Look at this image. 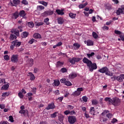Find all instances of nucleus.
Masks as SVG:
<instances>
[{
  "instance_id": "obj_64",
  "label": "nucleus",
  "mask_w": 124,
  "mask_h": 124,
  "mask_svg": "<svg viewBox=\"0 0 124 124\" xmlns=\"http://www.w3.org/2000/svg\"><path fill=\"white\" fill-rule=\"evenodd\" d=\"M70 115H76V112L74 110H72L71 111H70Z\"/></svg>"
},
{
  "instance_id": "obj_1",
  "label": "nucleus",
  "mask_w": 124,
  "mask_h": 124,
  "mask_svg": "<svg viewBox=\"0 0 124 124\" xmlns=\"http://www.w3.org/2000/svg\"><path fill=\"white\" fill-rule=\"evenodd\" d=\"M82 62L84 63H86L90 72H93V70H95L97 68V65H96V63H93V62L86 57L83 58Z\"/></svg>"
},
{
  "instance_id": "obj_30",
  "label": "nucleus",
  "mask_w": 124,
  "mask_h": 124,
  "mask_svg": "<svg viewBox=\"0 0 124 124\" xmlns=\"http://www.w3.org/2000/svg\"><path fill=\"white\" fill-rule=\"evenodd\" d=\"M60 84H61L60 80H54V84L56 87H59V86H60Z\"/></svg>"
},
{
  "instance_id": "obj_41",
  "label": "nucleus",
  "mask_w": 124,
  "mask_h": 124,
  "mask_svg": "<svg viewBox=\"0 0 124 124\" xmlns=\"http://www.w3.org/2000/svg\"><path fill=\"white\" fill-rule=\"evenodd\" d=\"M87 56L88 58V59H90V58H91V57H93V56H94V52H92L91 53H87Z\"/></svg>"
},
{
  "instance_id": "obj_54",
  "label": "nucleus",
  "mask_w": 124,
  "mask_h": 124,
  "mask_svg": "<svg viewBox=\"0 0 124 124\" xmlns=\"http://www.w3.org/2000/svg\"><path fill=\"white\" fill-rule=\"evenodd\" d=\"M82 100L84 102H87L88 101V97H87V96H83L82 97Z\"/></svg>"
},
{
  "instance_id": "obj_18",
  "label": "nucleus",
  "mask_w": 124,
  "mask_h": 124,
  "mask_svg": "<svg viewBox=\"0 0 124 124\" xmlns=\"http://www.w3.org/2000/svg\"><path fill=\"white\" fill-rule=\"evenodd\" d=\"M105 101H107L108 105L112 104V101H113V98L111 99L110 97H106L105 98Z\"/></svg>"
},
{
  "instance_id": "obj_33",
  "label": "nucleus",
  "mask_w": 124,
  "mask_h": 124,
  "mask_svg": "<svg viewBox=\"0 0 124 124\" xmlns=\"http://www.w3.org/2000/svg\"><path fill=\"white\" fill-rule=\"evenodd\" d=\"M58 111H56L55 112H54L53 113L50 114V117L52 118L55 119V118H56L57 117V114H58Z\"/></svg>"
},
{
  "instance_id": "obj_22",
  "label": "nucleus",
  "mask_w": 124,
  "mask_h": 124,
  "mask_svg": "<svg viewBox=\"0 0 124 124\" xmlns=\"http://www.w3.org/2000/svg\"><path fill=\"white\" fill-rule=\"evenodd\" d=\"M20 17H25L27 15V13L24 10H21L18 13Z\"/></svg>"
},
{
  "instance_id": "obj_55",
  "label": "nucleus",
  "mask_w": 124,
  "mask_h": 124,
  "mask_svg": "<svg viewBox=\"0 0 124 124\" xmlns=\"http://www.w3.org/2000/svg\"><path fill=\"white\" fill-rule=\"evenodd\" d=\"M73 108H74V107L72 105H68L67 106V109H68V110H72Z\"/></svg>"
},
{
  "instance_id": "obj_17",
  "label": "nucleus",
  "mask_w": 124,
  "mask_h": 124,
  "mask_svg": "<svg viewBox=\"0 0 124 124\" xmlns=\"http://www.w3.org/2000/svg\"><path fill=\"white\" fill-rule=\"evenodd\" d=\"M13 2H11V5L12 6H17V5H18V4H19L20 3V0H13ZM14 3V4H13Z\"/></svg>"
},
{
  "instance_id": "obj_31",
  "label": "nucleus",
  "mask_w": 124,
  "mask_h": 124,
  "mask_svg": "<svg viewBox=\"0 0 124 124\" xmlns=\"http://www.w3.org/2000/svg\"><path fill=\"white\" fill-rule=\"evenodd\" d=\"M28 35H29V32L27 31H24L22 33V37H23V38H26L28 37Z\"/></svg>"
},
{
  "instance_id": "obj_19",
  "label": "nucleus",
  "mask_w": 124,
  "mask_h": 124,
  "mask_svg": "<svg viewBox=\"0 0 124 124\" xmlns=\"http://www.w3.org/2000/svg\"><path fill=\"white\" fill-rule=\"evenodd\" d=\"M9 88V83L7 82L6 84H4L1 88V90L2 91L3 90H4L5 91H6L8 90V88Z\"/></svg>"
},
{
  "instance_id": "obj_29",
  "label": "nucleus",
  "mask_w": 124,
  "mask_h": 124,
  "mask_svg": "<svg viewBox=\"0 0 124 124\" xmlns=\"http://www.w3.org/2000/svg\"><path fill=\"white\" fill-rule=\"evenodd\" d=\"M90 113L91 115L93 116H94V114L95 113V110H94V107H91L90 108Z\"/></svg>"
},
{
  "instance_id": "obj_45",
  "label": "nucleus",
  "mask_w": 124,
  "mask_h": 124,
  "mask_svg": "<svg viewBox=\"0 0 124 124\" xmlns=\"http://www.w3.org/2000/svg\"><path fill=\"white\" fill-rule=\"evenodd\" d=\"M74 59L75 60V62H80V61H81L82 60V59L80 58H75L74 57Z\"/></svg>"
},
{
  "instance_id": "obj_26",
  "label": "nucleus",
  "mask_w": 124,
  "mask_h": 124,
  "mask_svg": "<svg viewBox=\"0 0 124 124\" xmlns=\"http://www.w3.org/2000/svg\"><path fill=\"white\" fill-rule=\"evenodd\" d=\"M29 75L30 76V80H31V81H34V80H35V77L34 76V75L32 74V73L29 72Z\"/></svg>"
},
{
  "instance_id": "obj_57",
  "label": "nucleus",
  "mask_w": 124,
  "mask_h": 124,
  "mask_svg": "<svg viewBox=\"0 0 124 124\" xmlns=\"http://www.w3.org/2000/svg\"><path fill=\"white\" fill-rule=\"evenodd\" d=\"M4 59L5 61H9V56L8 55H5L4 56Z\"/></svg>"
},
{
  "instance_id": "obj_56",
  "label": "nucleus",
  "mask_w": 124,
  "mask_h": 124,
  "mask_svg": "<svg viewBox=\"0 0 124 124\" xmlns=\"http://www.w3.org/2000/svg\"><path fill=\"white\" fill-rule=\"evenodd\" d=\"M18 95L20 98H23L24 97V95L23 94V93L22 92H19L18 93Z\"/></svg>"
},
{
  "instance_id": "obj_21",
  "label": "nucleus",
  "mask_w": 124,
  "mask_h": 124,
  "mask_svg": "<svg viewBox=\"0 0 124 124\" xmlns=\"http://www.w3.org/2000/svg\"><path fill=\"white\" fill-rule=\"evenodd\" d=\"M57 22L59 25H62V24H63V22H64V20H63V18L62 17H60L57 18Z\"/></svg>"
},
{
  "instance_id": "obj_37",
  "label": "nucleus",
  "mask_w": 124,
  "mask_h": 124,
  "mask_svg": "<svg viewBox=\"0 0 124 124\" xmlns=\"http://www.w3.org/2000/svg\"><path fill=\"white\" fill-rule=\"evenodd\" d=\"M39 3H40L41 4H42L43 5L46 7L47 6V5H48V3L44 1H39Z\"/></svg>"
},
{
  "instance_id": "obj_42",
  "label": "nucleus",
  "mask_w": 124,
  "mask_h": 124,
  "mask_svg": "<svg viewBox=\"0 0 124 124\" xmlns=\"http://www.w3.org/2000/svg\"><path fill=\"white\" fill-rule=\"evenodd\" d=\"M120 38H118V41H121V40H122V41L124 42V35H120L119 36Z\"/></svg>"
},
{
  "instance_id": "obj_38",
  "label": "nucleus",
  "mask_w": 124,
  "mask_h": 124,
  "mask_svg": "<svg viewBox=\"0 0 124 124\" xmlns=\"http://www.w3.org/2000/svg\"><path fill=\"white\" fill-rule=\"evenodd\" d=\"M64 85L67 86V87H70V86H72V83L69 80H66Z\"/></svg>"
},
{
  "instance_id": "obj_25",
  "label": "nucleus",
  "mask_w": 124,
  "mask_h": 124,
  "mask_svg": "<svg viewBox=\"0 0 124 124\" xmlns=\"http://www.w3.org/2000/svg\"><path fill=\"white\" fill-rule=\"evenodd\" d=\"M64 64V62H61V61H58L56 63V67H62V66Z\"/></svg>"
},
{
  "instance_id": "obj_47",
  "label": "nucleus",
  "mask_w": 124,
  "mask_h": 124,
  "mask_svg": "<svg viewBox=\"0 0 124 124\" xmlns=\"http://www.w3.org/2000/svg\"><path fill=\"white\" fill-rule=\"evenodd\" d=\"M44 23H45L46 25H49L50 22H49V18H46L44 20Z\"/></svg>"
},
{
  "instance_id": "obj_62",
  "label": "nucleus",
  "mask_w": 124,
  "mask_h": 124,
  "mask_svg": "<svg viewBox=\"0 0 124 124\" xmlns=\"http://www.w3.org/2000/svg\"><path fill=\"white\" fill-rule=\"evenodd\" d=\"M117 122H118V120H117V119L116 118H113L111 121V123L112 124H115V123H117Z\"/></svg>"
},
{
  "instance_id": "obj_32",
  "label": "nucleus",
  "mask_w": 124,
  "mask_h": 124,
  "mask_svg": "<svg viewBox=\"0 0 124 124\" xmlns=\"http://www.w3.org/2000/svg\"><path fill=\"white\" fill-rule=\"evenodd\" d=\"M17 38V36L16 35L11 34L10 36V40H14Z\"/></svg>"
},
{
  "instance_id": "obj_36",
  "label": "nucleus",
  "mask_w": 124,
  "mask_h": 124,
  "mask_svg": "<svg viewBox=\"0 0 124 124\" xmlns=\"http://www.w3.org/2000/svg\"><path fill=\"white\" fill-rule=\"evenodd\" d=\"M69 62H70V63H72V64H75V60L74 59V57L69 59Z\"/></svg>"
},
{
  "instance_id": "obj_28",
  "label": "nucleus",
  "mask_w": 124,
  "mask_h": 124,
  "mask_svg": "<svg viewBox=\"0 0 124 124\" xmlns=\"http://www.w3.org/2000/svg\"><path fill=\"white\" fill-rule=\"evenodd\" d=\"M76 14H73V13H70L69 14V16L72 19H75L76 18Z\"/></svg>"
},
{
  "instance_id": "obj_50",
  "label": "nucleus",
  "mask_w": 124,
  "mask_h": 124,
  "mask_svg": "<svg viewBox=\"0 0 124 124\" xmlns=\"http://www.w3.org/2000/svg\"><path fill=\"white\" fill-rule=\"evenodd\" d=\"M60 82H61L62 84H65V82H66V79H65V78H62V79L60 80Z\"/></svg>"
},
{
  "instance_id": "obj_16",
  "label": "nucleus",
  "mask_w": 124,
  "mask_h": 124,
  "mask_svg": "<svg viewBox=\"0 0 124 124\" xmlns=\"http://www.w3.org/2000/svg\"><path fill=\"white\" fill-rule=\"evenodd\" d=\"M63 119H64V117H63V115H62V114H58V120L62 124H63Z\"/></svg>"
},
{
  "instance_id": "obj_34",
  "label": "nucleus",
  "mask_w": 124,
  "mask_h": 124,
  "mask_svg": "<svg viewBox=\"0 0 124 124\" xmlns=\"http://www.w3.org/2000/svg\"><path fill=\"white\" fill-rule=\"evenodd\" d=\"M45 9V7L42 5H39L37 7V10H39L40 11H41Z\"/></svg>"
},
{
  "instance_id": "obj_24",
  "label": "nucleus",
  "mask_w": 124,
  "mask_h": 124,
  "mask_svg": "<svg viewBox=\"0 0 124 124\" xmlns=\"http://www.w3.org/2000/svg\"><path fill=\"white\" fill-rule=\"evenodd\" d=\"M76 77H77V74L76 73H72L69 75L70 79H74Z\"/></svg>"
},
{
  "instance_id": "obj_27",
  "label": "nucleus",
  "mask_w": 124,
  "mask_h": 124,
  "mask_svg": "<svg viewBox=\"0 0 124 124\" xmlns=\"http://www.w3.org/2000/svg\"><path fill=\"white\" fill-rule=\"evenodd\" d=\"M56 12H57L58 15H63L64 14V12H63V10L57 9L56 10Z\"/></svg>"
},
{
  "instance_id": "obj_58",
  "label": "nucleus",
  "mask_w": 124,
  "mask_h": 124,
  "mask_svg": "<svg viewBox=\"0 0 124 124\" xmlns=\"http://www.w3.org/2000/svg\"><path fill=\"white\" fill-rule=\"evenodd\" d=\"M107 117L108 118V119H111L112 117H113V115L111 113H108L106 115Z\"/></svg>"
},
{
  "instance_id": "obj_14",
  "label": "nucleus",
  "mask_w": 124,
  "mask_h": 124,
  "mask_svg": "<svg viewBox=\"0 0 124 124\" xmlns=\"http://www.w3.org/2000/svg\"><path fill=\"white\" fill-rule=\"evenodd\" d=\"M19 17V12L18 11H16L14 13L12 14V19H15L16 20L17 18Z\"/></svg>"
},
{
  "instance_id": "obj_52",
  "label": "nucleus",
  "mask_w": 124,
  "mask_h": 124,
  "mask_svg": "<svg viewBox=\"0 0 124 124\" xmlns=\"http://www.w3.org/2000/svg\"><path fill=\"white\" fill-rule=\"evenodd\" d=\"M9 121L11 122V123H14V119L13 118V116H10L9 117Z\"/></svg>"
},
{
  "instance_id": "obj_3",
  "label": "nucleus",
  "mask_w": 124,
  "mask_h": 124,
  "mask_svg": "<svg viewBox=\"0 0 124 124\" xmlns=\"http://www.w3.org/2000/svg\"><path fill=\"white\" fill-rule=\"evenodd\" d=\"M121 104V99L118 97L112 98V105L113 106H119Z\"/></svg>"
},
{
  "instance_id": "obj_39",
  "label": "nucleus",
  "mask_w": 124,
  "mask_h": 124,
  "mask_svg": "<svg viewBox=\"0 0 124 124\" xmlns=\"http://www.w3.org/2000/svg\"><path fill=\"white\" fill-rule=\"evenodd\" d=\"M28 26L29 27V28H33L34 27V24L32 22H29L28 23Z\"/></svg>"
},
{
  "instance_id": "obj_35",
  "label": "nucleus",
  "mask_w": 124,
  "mask_h": 124,
  "mask_svg": "<svg viewBox=\"0 0 124 124\" xmlns=\"http://www.w3.org/2000/svg\"><path fill=\"white\" fill-rule=\"evenodd\" d=\"M87 5H88V2H86L84 4H81L78 5L79 8H84V7H85Z\"/></svg>"
},
{
  "instance_id": "obj_63",
  "label": "nucleus",
  "mask_w": 124,
  "mask_h": 124,
  "mask_svg": "<svg viewBox=\"0 0 124 124\" xmlns=\"http://www.w3.org/2000/svg\"><path fill=\"white\" fill-rule=\"evenodd\" d=\"M70 111H69V110H66L64 112V115H68L70 114Z\"/></svg>"
},
{
  "instance_id": "obj_40",
  "label": "nucleus",
  "mask_w": 124,
  "mask_h": 124,
  "mask_svg": "<svg viewBox=\"0 0 124 124\" xmlns=\"http://www.w3.org/2000/svg\"><path fill=\"white\" fill-rule=\"evenodd\" d=\"M92 35L93 38H95V39H96V38L98 37V35H97V34L94 31L93 32Z\"/></svg>"
},
{
  "instance_id": "obj_15",
  "label": "nucleus",
  "mask_w": 124,
  "mask_h": 124,
  "mask_svg": "<svg viewBox=\"0 0 124 124\" xmlns=\"http://www.w3.org/2000/svg\"><path fill=\"white\" fill-rule=\"evenodd\" d=\"M19 113L20 114H23L25 116H29V111L28 110H21L19 111Z\"/></svg>"
},
{
  "instance_id": "obj_60",
  "label": "nucleus",
  "mask_w": 124,
  "mask_h": 124,
  "mask_svg": "<svg viewBox=\"0 0 124 124\" xmlns=\"http://www.w3.org/2000/svg\"><path fill=\"white\" fill-rule=\"evenodd\" d=\"M102 29L103 31H108V30H109V27L108 26H104L102 27Z\"/></svg>"
},
{
  "instance_id": "obj_7",
  "label": "nucleus",
  "mask_w": 124,
  "mask_h": 124,
  "mask_svg": "<svg viewBox=\"0 0 124 124\" xmlns=\"http://www.w3.org/2000/svg\"><path fill=\"white\" fill-rule=\"evenodd\" d=\"M54 14V12L51 10H48L45 11L42 14V16H50V15H53Z\"/></svg>"
},
{
  "instance_id": "obj_49",
  "label": "nucleus",
  "mask_w": 124,
  "mask_h": 124,
  "mask_svg": "<svg viewBox=\"0 0 124 124\" xmlns=\"http://www.w3.org/2000/svg\"><path fill=\"white\" fill-rule=\"evenodd\" d=\"M61 72L64 73L67 72V69L66 68H62L61 70Z\"/></svg>"
},
{
  "instance_id": "obj_2",
  "label": "nucleus",
  "mask_w": 124,
  "mask_h": 124,
  "mask_svg": "<svg viewBox=\"0 0 124 124\" xmlns=\"http://www.w3.org/2000/svg\"><path fill=\"white\" fill-rule=\"evenodd\" d=\"M98 72L100 73H105L107 76H113V73H110L109 69L106 66L103 67L101 69L98 70Z\"/></svg>"
},
{
  "instance_id": "obj_46",
  "label": "nucleus",
  "mask_w": 124,
  "mask_h": 124,
  "mask_svg": "<svg viewBox=\"0 0 124 124\" xmlns=\"http://www.w3.org/2000/svg\"><path fill=\"white\" fill-rule=\"evenodd\" d=\"M107 113H110V111L109 110H105L101 114V116H105L106 114H107Z\"/></svg>"
},
{
  "instance_id": "obj_4",
  "label": "nucleus",
  "mask_w": 124,
  "mask_h": 124,
  "mask_svg": "<svg viewBox=\"0 0 124 124\" xmlns=\"http://www.w3.org/2000/svg\"><path fill=\"white\" fill-rule=\"evenodd\" d=\"M77 119H76V117L75 116H69L68 117V121L69 124H73L76 123Z\"/></svg>"
},
{
  "instance_id": "obj_12",
  "label": "nucleus",
  "mask_w": 124,
  "mask_h": 124,
  "mask_svg": "<svg viewBox=\"0 0 124 124\" xmlns=\"http://www.w3.org/2000/svg\"><path fill=\"white\" fill-rule=\"evenodd\" d=\"M116 80L119 82H123L124 80V75L121 74L119 76L116 77Z\"/></svg>"
},
{
  "instance_id": "obj_59",
  "label": "nucleus",
  "mask_w": 124,
  "mask_h": 124,
  "mask_svg": "<svg viewBox=\"0 0 124 124\" xmlns=\"http://www.w3.org/2000/svg\"><path fill=\"white\" fill-rule=\"evenodd\" d=\"M34 41H35V40L33 38H32L28 42V43H29V44H32V43H33Z\"/></svg>"
},
{
  "instance_id": "obj_43",
  "label": "nucleus",
  "mask_w": 124,
  "mask_h": 124,
  "mask_svg": "<svg viewBox=\"0 0 124 124\" xmlns=\"http://www.w3.org/2000/svg\"><path fill=\"white\" fill-rule=\"evenodd\" d=\"M92 102L93 105H97L98 104V101L96 100H93Z\"/></svg>"
},
{
  "instance_id": "obj_13",
  "label": "nucleus",
  "mask_w": 124,
  "mask_h": 124,
  "mask_svg": "<svg viewBox=\"0 0 124 124\" xmlns=\"http://www.w3.org/2000/svg\"><path fill=\"white\" fill-rule=\"evenodd\" d=\"M11 32L12 33H14V34H16V36H20V33L19 30L17 29H13L11 31Z\"/></svg>"
},
{
  "instance_id": "obj_5",
  "label": "nucleus",
  "mask_w": 124,
  "mask_h": 124,
  "mask_svg": "<svg viewBox=\"0 0 124 124\" xmlns=\"http://www.w3.org/2000/svg\"><path fill=\"white\" fill-rule=\"evenodd\" d=\"M83 91H84L83 88H78L77 91L73 93V95H74V96H79V95L81 94V92H83Z\"/></svg>"
},
{
  "instance_id": "obj_20",
  "label": "nucleus",
  "mask_w": 124,
  "mask_h": 124,
  "mask_svg": "<svg viewBox=\"0 0 124 124\" xmlns=\"http://www.w3.org/2000/svg\"><path fill=\"white\" fill-rule=\"evenodd\" d=\"M84 43L86 44L87 43V46H93V42L91 40H88L87 41H85Z\"/></svg>"
},
{
  "instance_id": "obj_10",
  "label": "nucleus",
  "mask_w": 124,
  "mask_h": 124,
  "mask_svg": "<svg viewBox=\"0 0 124 124\" xmlns=\"http://www.w3.org/2000/svg\"><path fill=\"white\" fill-rule=\"evenodd\" d=\"M56 106H55V104L54 103H51L48 105L47 107L46 108V110H50L51 109H55Z\"/></svg>"
},
{
  "instance_id": "obj_11",
  "label": "nucleus",
  "mask_w": 124,
  "mask_h": 124,
  "mask_svg": "<svg viewBox=\"0 0 124 124\" xmlns=\"http://www.w3.org/2000/svg\"><path fill=\"white\" fill-rule=\"evenodd\" d=\"M11 43L14 44L15 47H19L21 46V42H18L17 40L12 41Z\"/></svg>"
},
{
  "instance_id": "obj_53",
  "label": "nucleus",
  "mask_w": 124,
  "mask_h": 124,
  "mask_svg": "<svg viewBox=\"0 0 124 124\" xmlns=\"http://www.w3.org/2000/svg\"><path fill=\"white\" fill-rule=\"evenodd\" d=\"M21 3H22V4H25V5H27L28 4L29 2H28V1H27V0H22V1H21Z\"/></svg>"
},
{
  "instance_id": "obj_61",
  "label": "nucleus",
  "mask_w": 124,
  "mask_h": 124,
  "mask_svg": "<svg viewBox=\"0 0 124 124\" xmlns=\"http://www.w3.org/2000/svg\"><path fill=\"white\" fill-rule=\"evenodd\" d=\"M8 93L7 92H5V93H3L2 94V96L3 97H5L6 96H8V94L7 95Z\"/></svg>"
},
{
  "instance_id": "obj_8",
  "label": "nucleus",
  "mask_w": 124,
  "mask_h": 124,
  "mask_svg": "<svg viewBox=\"0 0 124 124\" xmlns=\"http://www.w3.org/2000/svg\"><path fill=\"white\" fill-rule=\"evenodd\" d=\"M124 11V5H122L121 8H119L118 10L116 11L117 15H121V14H123Z\"/></svg>"
},
{
  "instance_id": "obj_23",
  "label": "nucleus",
  "mask_w": 124,
  "mask_h": 124,
  "mask_svg": "<svg viewBox=\"0 0 124 124\" xmlns=\"http://www.w3.org/2000/svg\"><path fill=\"white\" fill-rule=\"evenodd\" d=\"M33 37L35 39H40L41 38V35L38 33H35L33 35Z\"/></svg>"
},
{
  "instance_id": "obj_6",
  "label": "nucleus",
  "mask_w": 124,
  "mask_h": 124,
  "mask_svg": "<svg viewBox=\"0 0 124 124\" xmlns=\"http://www.w3.org/2000/svg\"><path fill=\"white\" fill-rule=\"evenodd\" d=\"M19 59L18 57V55H15L13 54L11 58V61L12 62H13L14 63H17V62H18Z\"/></svg>"
},
{
  "instance_id": "obj_48",
  "label": "nucleus",
  "mask_w": 124,
  "mask_h": 124,
  "mask_svg": "<svg viewBox=\"0 0 124 124\" xmlns=\"http://www.w3.org/2000/svg\"><path fill=\"white\" fill-rule=\"evenodd\" d=\"M73 46H74L75 47H76L78 49H79V48L81 47V46L79 45V44L78 43H74L73 44Z\"/></svg>"
},
{
  "instance_id": "obj_9",
  "label": "nucleus",
  "mask_w": 124,
  "mask_h": 124,
  "mask_svg": "<svg viewBox=\"0 0 124 124\" xmlns=\"http://www.w3.org/2000/svg\"><path fill=\"white\" fill-rule=\"evenodd\" d=\"M27 65L29 67H31V66L33 65V59H29L27 61Z\"/></svg>"
},
{
  "instance_id": "obj_51",
  "label": "nucleus",
  "mask_w": 124,
  "mask_h": 124,
  "mask_svg": "<svg viewBox=\"0 0 124 124\" xmlns=\"http://www.w3.org/2000/svg\"><path fill=\"white\" fill-rule=\"evenodd\" d=\"M114 33H115V34H119L121 35V34H122V32L120 31L115 30Z\"/></svg>"
},
{
  "instance_id": "obj_44",
  "label": "nucleus",
  "mask_w": 124,
  "mask_h": 124,
  "mask_svg": "<svg viewBox=\"0 0 124 124\" xmlns=\"http://www.w3.org/2000/svg\"><path fill=\"white\" fill-rule=\"evenodd\" d=\"M44 23L43 22H36L35 25L37 26V27H40V26H42L44 25Z\"/></svg>"
}]
</instances>
